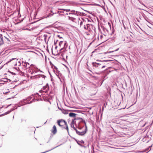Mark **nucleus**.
I'll use <instances>...</instances> for the list:
<instances>
[{"mask_svg":"<svg viewBox=\"0 0 153 153\" xmlns=\"http://www.w3.org/2000/svg\"><path fill=\"white\" fill-rule=\"evenodd\" d=\"M59 45L60 47H62L60 50V52L65 51V50H66L68 46L67 42L66 41H60L59 43Z\"/></svg>","mask_w":153,"mask_h":153,"instance_id":"1","label":"nucleus"},{"mask_svg":"<svg viewBox=\"0 0 153 153\" xmlns=\"http://www.w3.org/2000/svg\"><path fill=\"white\" fill-rule=\"evenodd\" d=\"M74 130L76 131V133L79 135L83 136L86 133L87 131V127L86 125L85 126V130L83 131H78L75 128H74Z\"/></svg>","mask_w":153,"mask_h":153,"instance_id":"2","label":"nucleus"},{"mask_svg":"<svg viewBox=\"0 0 153 153\" xmlns=\"http://www.w3.org/2000/svg\"><path fill=\"white\" fill-rule=\"evenodd\" d=\"M32 98L30 96L28 97L27 99H24L22 101H21V102L22 103L21 104H20V105H25V104H30L32 103V101H30V102H28L27 103H26L25 102H28L29 101V100H30Z\"/></svg>","mask_w":153,"mask_h":153,"instance_id":"3","label":"nucleus"},{"mask_svg":"<svg viewBox=\"0 0 153 153\" xmlns=\"http://www.w3.org/2000/svg\"><path fill=\"white\" fill-rule=\"evenodd\" d=\"M92 64L93 66L95 67L98 69L100 68V67H101V64L97 63L96 62H92Z\"/></svg>","mask_w":153,"mask_h":153,"instance_id":"4","label":"nucleus"},{"mask_svg":"<svg viewBox=\"0 0 153 153\" xmlns=\"http://www.w3.org/2000/svg\"><path fill=\"white\" fill-rule=\"evenodd\" d=\"M60 121V123L61 125V127L63 128V126L64 125H67V122L64 120L63 119L59 120Z\"/></svg>","mask_w":153,"mask_h":153,"instance_id":"5","label":"nucleus"},{"mask_svg":"<svg viewBox=\"0 0 153 153\" xmlns=\"http://www.w3.org/2000/svg\"><path fill=\"white\" fill-rule=\"evenodd\" d=\"M53 129L52 130V133L53 134H55L56 132H57V130H56V127L55 125H54L53 126Z\"/></svg>","mask_w":153,"mask_h":153,"instance_id":"6","label":"nucleus"},{"mask_svg":"<svg viewBox=\"0 0 153 153\" xmlns=\"http://www.w3.org/2000/svg\"><path fill=\"white\" fill-rule=\"evenodd\" d=\"M48 88H49L48 84V83H47L46 84L45 86H44V87H43L42 88V89H43L44 90H46V91H45V93H46L47 92V89H48Z\"/></svg>","mask_w":153,"mask_h":153,"instance_id":"7","label":"nucleus"},{"mask_svg":"<svg viewBox=\"0 0 153 153\" xmlns=\"http://www.w3.org/2000/svg\"><path fill=\"white\" fill-rule=\"evenodd\" d=\"M4 44L2 39V35L0 34V46Z\"/></svg>","mask_w":153,"mask_h":153,"instance_id":"8","label":"nucleus"},{"mask_svg":"<svg viewBox=\"0 0 153 153\" xmlns=\"http://www.w3.org/2000/svg\"><path fill=\"white\" fill-rule=\"evenodd\" d=\"M15 109L13 108H11L10 110L8 111L7 112L4 113V114H3V115H5L7 114H8L10 113L12 111H13Z\"/></svg>","mask_w":153,"mask_h":153,"instance_id":"9","label":"nucleus"},{"mask_svg":"<svg viewBox=\"0 0 153 153\" xmlns=\"http://www.w3.org/2000/svg\"><path fill=\"white\" fill-rule=\"evenodd\" d=\"M76 114L73 113H70L69 114V115L70 117H76Z\"/></svg>","mask_w":153,"mask_h":153,"instance_id":"10","label":"nucleus"},{"mask_svg":"<svg viewBox=\"0 0 153 153\" xmlns=\"http://www.w3.org/2000/svg\"><path fill=\"white\" fill-rule=\"evenodd\" d=\"M68 19H69V20H72V21H74V20H75V19L74 18H73V17H70V16H68Z\"/></svg>","mask_w":153,"mask_h":153,"instance_id":"11","label":"nucleus"},{"mask_svg":"<svg viewBox=\"0 0 153 153\" xmlns=\"http://www.w3.org/2000/svg\"><path fill=\"white\" fill-rule=\"evenodd\" d=\"M26 62H24L23 61L22 62V64H23V66L25 67H27V65L26 64V63H25Z\"/></svg>","mask_w":153,"mask_h":153,"instance_id":"12","label":"nucleus"},{"mask_svg":"<svg viewBox=\"0 0 153 153\" xmlns=\"http://www.w3.org/2000/svg\"><path fill=\"white\" fill-rule=\"evenodd\" d=\"M16 59V58H12L11 59H9V61H8V62L6 63V64H7V63L10 62L12 61V60H13Z\"/></svg>","mask_w":153,"mask_h":153,"instance_id":"13","label":"nucleus"},{"mask_svg":"<svg viewBox=\"0 0 153 153\" xmlns=\"http://www.w3.org/2000/svg\"><path fill=\"white\" fill-rule=\"evenodd\" d=\"M74 121H72L71 123V127L73 128L74 129V128H75V127L74 126Z\"/></svg>","mask_w":153,"mask_h":153,"instance_id":"14","label":"nucleus"},{"mask_svg":"<svg viewBox=\"0 0 153 153\" xmlns=\"http://www.w3.org/2000/svg\"><path fill=\"white\" fill-rule=\"evenodd\" d=\"M65 126H66V127H64V128L67 130L68 133V134H69L68 128V126L67 124V125H65Z\"/></svg>","mask_w":153,"mask_h":153,"instance_id":"15","label":"nucleus"},{"mask_svg":"<svg viewBox=\"0 0 153 153\" xmlns=\"http://www.w3.org/2000/svg\"><path fill=\"white\" fill-rule=\"evenodd\" d=\"M34 77L35 78H39L40 77H41L40 75H35V76H34Z\"/></svg>","mask_w":153,"mask_h":153,"instance_id":"16","label":"nucleus"},{"mask_svg":"<svg viewBox=\"0 0 153 153\" xmlns=\"http://www.w3.org/2000/svg\"><path fill=\"white\" fill-rule=\"evenodd\" d=\"M63 113L65 114H68V111L65 110H64V111H62Z\"/></svg>","mask_w":153,"mask_h":153,"instance_id":"17","label":"nucleus"},{"mask_svg":"<svg viewBox=\"0 0 153 153\" xmlns=\"http://www.w3.org/2000/svg\"><path fill=\"white\" fill-rule=\"evenodd\" d=\"M89 25V24H87L86 26H84V28L86 30H87L88 28V26Z\"/></svg>","mask_w":153,"mask_h":153,"instance_id":"18","label":"nucleus"},{"mask_svg":"<svg viewBox=\"0 0 153 153\" xmlns=\"http://www.w3.org/2000/svg\"><path fill=\"white\" fill-rule=\"evenodd\" d=\"M75 12H76V14H77V16L81 14V12L79 11H76Z\"/></svg>","mask_w":153,"mask_h":153,"instance_id":"19","label":"nucleus"},{"mask_svg":"<svg viewBox=\"0 0 153 153\" xmlns=\"http://www.w3.org/2000/svg\"><path fill=\"white\" fill-rule=\"evenodd\" d=\"M57 124H58V125L60 127H61V124H60V121L59 120H58V121H57Z\"/></svg>","mask_w":153,"mask_h":153,"instance_id":"20","label":"nucleus"},{"mask_svg":"<svg viewBox=\"0 0 153 153\" xmlns=\"http://www.w3.org/2000/svg\"><path fill=\"white\" fill-rule=\"evenodd\" d=\"M38 95V96H41L40 95H39L38 93H36L34 94H32V96H33V97H34V95Z\"/></svg>","mask_w":153,"mask_h":153,"instance_id":"21","label":"nucleus"},{"mask_svg":"<svg viewBox=\"0 0 153 153\" xmlns=\"http://www.w3.org/2000/svg\"><path fill=\"white\" fill-rule=\"evenodd\" d=\"M39 92H40L42 94H41V95H44L43 94L44 93V91H42V90H40L39 91Z\"/></svg>","mask_w":153,"mask_h":153,"instance_id":"22","label":"nucleus"},{"mask_svg":"<svg viewBox=\"0 0 153 153\" xmlns=\"http://www.w3.org/2000/svg\"><path fill=\"white\" fill-rule=\"evenodd\" d=\"M108 25L109 26L110 29L111 30V23L110 22H108Z\"/></svg>","mask_w":153,"mask_h":153,"instance_id":"23","label":"nucleus"},{"mask_svg":"<svg viewBox=\"0 0 153 153\" xmlns=\"http://www.w3.org/2000/svg\"><path fill=\"white\" fill-rule=\"evenodd\" d=\"M8 72H9L11 74L13 75H16V74L15 73H14L13 72H11L10 71H8Z\"/></svg>","mask_w":153,"mask_h":153,"instance_id":"24","label":"nucleus"},{"mask_svg":"<svg viewBox=\"0 0 153 153\" xmlns=\"http://www.w3.org/2000/svg\"><path fill=\"white\" fill-rule=\"evenodd\" d=\"M40 76L41 77H42V78H45V77H46V76L43 75H40Z\"/></svg>","mask_w":153,"mask_h":153,"instance_id":"25","label":"nucleus"},{"mask_svg":"<svg viewBox=\"0 0 153 153\" xmlns=\"http://www.w3.org/2000/svg\"><path fill=\"white\" fill-rule=\"evenodd\" d=\"M76 141L77 143V144L79 145L80 146H81V145L79 143V142H80L79 141H78L77 140H75Z\"/></svg>","mask_w":153,"mask_h":153,"instance_id":"26","label":"nucleus"},{"mask_svg":"<svg viewBox=\"0 0 153 153\" xmlns=\"http://www.w3.org/2000/svg\"><path fill=\"white\" fill-rule=\"evenodd\" d=\"M76 11L74 10H72L71 11V13H74Z\"/></svg>","mask_w":153,"mask_h":153,"instance_id":"27","label":"nucleus"},{"mask_svg":"<svg viewBox=\"0 0 153 153\" xmlns=\"http://www.w3.org/2000/svg\"><path fill=\"white\" fill-rule=\"evenodd\" d=\"M53 66L54 67V68L56 69V70H57L58 69L55 66L53 65Z\"/></svg>","mask_w":153,"mask_h":153,"instance_id":"28","label":"nucleus"},{"mask_svg":"<svg viewBox=\"0 0 153 153\" xmlns=\"http://www.w3.org/2000/svg\"><path fill=\"white\" fill-rule=\"evenodd\" d=\"M30 72H31V74H33V73H34V72H36H36H37V71H33V72H31V71H30Z\"/></svg>","mask_w":153,"mask_h":153,"instance_id":"29","label":"nucleus"},{"mask_svg":"<svg viewBox=\"0 0 153 153\" xmlns=\"http://www.w3.org/2000/svg\"><path fill=\"white\" fill-rule=\"evenodd\" d=\"M71 11V10L70 9H66V10H65V11L66 12H68L70 11Z\"/></svg>","mask_w":153,"mask_h":153,"instance_id":"30","label":"nucleus"},{"mask_svg":"<svg viewBox=\"0 0 153 153\" xmlns=\"http://www.w3.org/2000/svg\"><path fill=\"white\" fill-rule=\"evenodd\" d=\"M145 20L148 22V20H149V19L147 17H146L145 18Z\"/></svg>","mask_w":153,"mask_h":153,"instance_id":"31","label":"nucleus"},{"mask_svg":"<svg viewBox=\"0 0 153 153\" xmlns=\"http://www.w3.org/2000/svg\"><path fill=\"white\" fill-rule=\"evenodd\" d=\"M105 66H102V64H101V67H100V68H104V67H105Z\"/></svg>","mask_w":153,"mask_h":153,"instance_id":"32","label":"nucleus"},{"mask_svg":"<svg viewBox=\"0 0 153 153\" xmlns=\"http://www.w3.org/2000/svg\"><path fill=\"white\" fill-rule=\"evenodd\" d=\"M83 22H82V21H81V22H80V25L81 26L83 24Z\"/></svg>","mask_w":153,"mask_h":153,"instance_id":"33","label":"nucleus"},{"mask_svg":"<svg viewBox=\"0 0 153 153\" xmlns=\"http://www.w3.org/2000/svg\"><path fill=\"white\" fill-rule=\"evenodd\" d=\"M80 142L82 143V144H83L84 143V141H83V140H81V141H80Z\"/></svg>","mask_w":153,"mask_h":153,"instance_id":"34","label":"nucleus"},{"mask_svg":"<svg viewBox=\"0 0 153 153\" xmlns=\"http://www.w3.org/2000/svg\"><path fill=\"white\" fill-rule=\"evenodd\" d=\"M72 15H77V14H76V13L75 12L74 13H72Z\"/></svg>","mask_w":153,"mask_h":153,"instance_id":"35","label":"nucleus"},{"mask_svg":"<svg viewBox=\"0 0 153 153\" xmlns=\"http://www.w3.org/2000/svg\"><path fill=\"white\" fill-rule=\"evenodd\" d=\"M83 122L84 123V124H85V125H86V123H85V120H83Z\"/></svg>","mask_w":153,"mask_h":153,"instance_id":"36","label":"nucleus"},{"mask_svg":"<svg viewBox=\"0 0 153 153\" xmlns=\"http://www.w3.org/2000/svg\"><path fill=\"white\" fill-rule=\"evenodd\" d=\"M151 147V146H149V148H148L146 149V151H148V150L149 149V148H150Z\"/></svg>","mask_w":153,"mask_h":153,"instance_id":"37","label":"nucleus"},{"mask_svg":"<svg viewBox=\"0 0 153 153\" xmlns=\"http://www.w3.org/2000/svg\"><path fill=\"white\" fill-rule=\"evenodd\" d=\"M61 10H64V11H65V10H66V9H61Z\"/></svg>","mask_w":153,"mask_h":153,"instance_id":"38","label":"nucleus"},{"mask_svg":"<svg viewBox=\"0 0 153 153\" xmlns=\"http://www.w3.org/2000/svg\"><path fill=\"white\" fill-rule=\"evenodd\" d=\"M25 63H26V64H27V65H29V63L27 62H25Z\"/></svg>","mask_w":153,"mask_h":153,"instance_id":"39","label":"nucleus"},{"mask_svg":"<svg viewBox=\"0 0 153 153\" xmlns=\"http://www.w3.org/2000/svg\"><path fill=\"white\" fill-rule=\"evenodd\" d=\"M69 15H72V13H69Z\"/></svg>","mask_w":153,"mask_h":153,"instance_id":"40","label":"nucleus"},{"mask_svg":"<svg viewBox=\"0 0 153 153\" xmlns=\"http://www.w3.org/2000/svg\"><path fill=\"white\" fill-rule=\"evenodd\" d=\"M57 41H58V40H57L56 41V42H54V44H55V45L56 44V42H57Z\"/></svg>","mask_w":153,"mask_h":153,"instance_id":"41","label":"nucleus"},{"mask_svg":"<svg viewBox=\"0 0 153 153\" xmlns=\"http://www.w3.org/2000/svg\"><path fill=\"white\" fill-rule=\"evenodd\" d=\"M146 124V123H145L142 126V127H144Z\"/></svg>","mask_w":153,"mask_h":153,"instance_id":"42","label":"nucleus"},{"mask_svg":"<svg viewBox=\"0 0 153 153\" xmlns=\"http://www.w3.org/2000/svg\"><path fill=\"white\" fill-rule=\"evenodd\" d=\"M58 108H59V110H61V111L62 110V109L61 108H59V107H58Z\"/></svg>","mask_w":153,"mask_h":153,"instance_id":"43","label":"nucleus"},{"mask_svg":"<svg viewBox=\"0 0 153 153\" xmlns=\"http://www.w3.org/2000/svg\"><path fill=\"white\" fill-rule=\"evenodd\" d=\"M57 48V46H56L55 47V49H56V48Z\"/></svg>","mask_w":153,"mask_h":153,"instance_id":"44","label":"nucleus"},{"mask_svg":"<svg viewBox=\"0 0 153 153\" xmlns=\"http://www.w3.org/2000/svg\"><path fill=\"white\" fill-rule=\"evenodd\" d=\"M14 68L16 69V70H18L17 69V68Z\"/></svg>","mask_w":153,"mask_h":153,"instance_id":"45","label":"nucleus"},{"mask_svg":"<svg viewBox=\"0 0 153 153\" xmlns=\"http://www.w3.org/2000/svg\"><path fill=\"white\" fill-rule=\"evenodd\" d=\"M118 50H119V48H118L117 49H116L115 51H117Z\"/></svg>","mask_w":153,"mask_h":153,"instance_id":"46","label":"nucleus"},{"mask_svg":"<svg viewBox=\"0 0 153 153\" xmlns=\"http://www.w3.org/2000/svg\"><path fill=\"white\" fill-rule=\"evenodd\" d=\"M11 105V104H10V105H8V106H7V108L8 107H9V106H10V105Z\"/></svg>","mask_w":153,"mask_h":153,"instance_id":"47","label":"nucleus"},{"mask_svg":"<svg viewBox=\"0 0 153 153\" xmlns=\"http://www.w3.org/2000/svg\"><path fill=\"white\" fill-rule=\"evenodd\" d=\"M78 128L79 129H81V128H80L79 127H78Z\"/></svg>","mask_w":153,"mask_h":153,"instance_id":"48","label":"nucleus"},{"mask_svg":"<svg viewBox=\"0 0 153 153\" xmlns=\"http://www.w3.org/2000/svg\"><path fill=\"white\" fill-rule=\"evenodd\" d=\"M148 126H147V127H146V129H147V128H148Z\"/></svg>","mask_w":153,"mask_h":153,"instance_id":"49","label":"nucleus"},{"mask_svg":"<svg viewBox=\"0 0 153 153\" xmlns=\"http://www.w3.org/2000/svg\"><path fill=\"white\" fill-rule=\"evenodd\" d=\"M66 14L67 15H68L69 14V13H67Z\"/></svg>","mask_w":153,"mask_h":153,"instance_id":"50","label":"nucleus"},{"mask_svg":"<svg viewBox=\"0 0 153 153\" xmlns=\"http://www.w3.org/2000/svg\"><path fill=\"white\" fill-rule=\"evenodd\" d=\"M59 38H62V37H59Z\"/></svg>","mask_w":153,"mask_h":153,"instance_id":"51","label":"nucleus"},{"mask_svg":"<svg viewBox=\"0 0 153 153\" xmlns=\"http://www.w3.org/2000/svg\"><path fill=\"white\" fill-rule=\"evenodd\" d=\"M58 36L59 37V35H58Z\"/></svg>","mask_w":153,"mask_h":153,"instance_id":"52","label":"nucleus"},{"mask_svg":"<svg viewBox=\"0 0 153 153\" xmlns=\"http://www.w3.org/2000/svg\"><path fill=\"white\" fill-rule=\"evenodd\" d=\"M63 12H61L60 13H63Z\"/></svg>","mask_w":153,"mask_h":153,"instance_id":"53","label":"nucleus"},{"mask_svg":"<svg viewBox=\"0 0 153 153\" xmlns=\"http://www.w3.org/2000/svg\"><path fill=\"white\" fill-rule=\"evenodd\" d=\"M101 37L102 38V36H101Z\"/></svg>","mask_w":153,"mask_h":153,"instance_id":"54","label":"nucleus"},{"mask_svg":"<svg viewBox=\"0 0 153 153\" xmlns=\"http://www.w3.org/2000/svg\"><path fill=\"white\" fill-rule=\"evenodd\" d=\"M32 65H33V64H31V65H30V66Z\"/></svg>","mask_w":153,"mask_h":153,"instance_id":"55","label":"nucleus"},{"mask_svg":"<svg viewBox=\"0 0 153 153\" xmlns=\"http://www.w3.org/2000/svg\"><path fill=\"white\" fill-rule=\"evenodd\" d=\"M152 123L151 124V125H152Z\"/></svg>","mask_w":153,"mask_h":153,"instance_id":"56","label":"nucleus"},{"mask_svg":"<svg viewBox=\"0 0 153 153\" xmlns=\"http://www.w3.org/2000/svg\"><path fill=\"white\" fill-rule=\"evenodd\" d=\"M33 100H34V99H33Z\"/></svg>","mask_w":153,"mask_h":153,"instance_id":"57","label":"nucleus"},{"mask_svg":"<svg viewBox=\"0 0 153 153\" xmlns=\"http://www.w3.org/2000/svg\"><path fill=\"white\" fill-rule=\"evenodd\" d=\"M105 61H107L106 60H105Z\"/></svg>","mask_w":153,"mask_h":153,"instance_id":"58","label":"nucleus"},{"mask_svg":"<svg viewBox=\"0 0 153 153\" xmlns=\"http://www.w3.org/2000/svg\"><path fill=\"white\" fill-rule=\"evenodd\" d=\"M153 123V121H152V123Z\"/></svg>","mask_w":153,"mask_h":153,"instance_id":"59","label":"nucleus"}]
</instances>
